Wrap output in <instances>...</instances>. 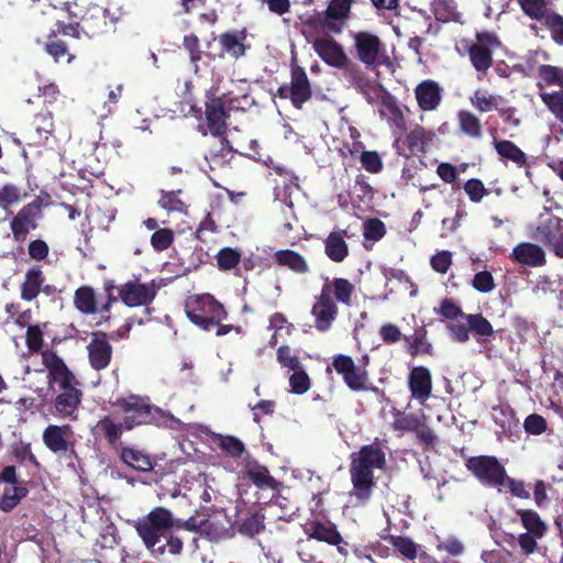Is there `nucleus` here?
Segmentation results:
<instances>
[{
  "label": "nucleus",
  "instance_id": "obj_29",
  "mask_svg": "<svg viewBox=\"0 0 563 563\" xmlns=\"http://www.w3.org/2000/svg\"><path fill=\"white\" fill-rule=\"evenodd\" d=\"M493 144L501 161L511 162L517 167H523L526 168V174L530 175V164L527 154L518 145L508 140L496 139H494Z\"/></svg>",
  "mask_w": 563,
  "mask_h": 563
},
{
  "label": "nucleus",
  "instance_id": "obj_18",
  "mask_svg": "<svg viewBox=\"0 0 563 563\" xmlns=\"http://www.w3.org/2000/svg\"><path fill=\"white\" fill-rule=\"evenodd\" d=\"M54 132L53 113L44 110L36 113L33 120L25 126L23 137L29 146H42L46 144Z\"/></svg>",
  "mask_w": 563,
  "mask_h": 563
},
{
  "label": "nucleus",
  "instance_id": "obj_36",
  "mask_svg": "<svg viewBox=\"0 0 563 563\" xmlns=\"http://www.w3.org/2000/svg\"><path fill=\"white\" fill-rule=\"evenodd\" d=\"M460 317L465 319L471 333L476 338L477 342L488 341L494 336L492 323L482 313L465 314L460 309Z\"/></svg>",
  "mask_w": 563,
  "mask_h": 563
},
{
  "label": "nucleus",
  "instance_id": "obj_32",
  "mask_svg": "<svg viewBox=\"0 0 563 563\" xmlns=\"http://www.w3.org/2000/svg\"><path fill=\"white\" fill-rule=\"evenodd\" d=\"M346 230H334L324 240V253L334 263H342L349 255Z\"/></svg>",
  "mask_w": 563,
  "mask_h": 563
},
{
  "label": "nucleus",
  "instance_id": "obj_47",
  "mask_svg": "<svg viewBox=\"0 0 563 563\" xmlns=\"http://www.w3.org/2000/svg\"><path fill=\"white\" fill-rule=\"evenodd\" d=\"M217 266L220 271H231L241 262V252L232 247H223L216 255Z\"/></svg>",
  "mask_w": 563,
  "mask_h": 563
},
{
  "label": "nucleus",
  "instance_id": "obj_11",
  "mask_svg": "<svg viewBox=\"0 0 563 563\" xmlns=\"http://www.w3.org/2000/svg\"><path fill=\"white\" fill-rule=\"evenodd\" d=\"M437 135L432 130L416 125L409 132L398 135L394 148L400 156L409 158L426 154L434 144Z\"/></svg>",
  "mask_w": 563,
  "mask_h": 563
},
{
  "label": "nucleus",
  "instance_id": "obj_14",
  "mask_svg": "<svg viewBox=\"0 0 563 563\" xmlns=\"http://www.w3.org/2000/svg\"><path fill=\"white\" fill-rule=\"evenodd\" d=\"M115 22L117 18L110 16L108 9L92 4L80 19V30L88 37H95L108 33L114 27Z\"/></svg>",
  "mask_w": 563,
  "mask_h": 563
},
{
  "label": "nucleus",
  "instance_id": "obj_35",
  "mask_svg": "<svg viewBox=\"0 0 563 563\" xmlns=\"http://www.w3.org/2000/svg\"><path fill=\"white\" fill-rule=\"evenodd\" d=\"M274 260L277 265L287 267L298 275H305L310 271L305 257L294 250H279L275 252Z\"/></svg>",
  "mask_w": 563,
  "mask_h": 563
},
{
  "label": "nucleus",
  "instance_id": "obj_10",
  "mask_svg": "<svg viewBox=\"0 0 563 563\" xmlns=\"http://www.w3.org/2000/svg\"><path fill=\"white\" fill-rule=\"evenodd\" d=\"M465 466L483 485L497 487L499 490L507 479L506 468L493 455L468 457Z\"/></svg>",
  "mask_w": 563,
  "mask_h": 563
},
{
  "label": "nucleus",
  "instance_id": "obj_24",
  "mask_svg": "<svg viewBox=\"0 0 563 563\" xmlns=\"http://www.w3.org/2000/svg\"><path fill=\"white\" fill-rule=\"evenodd\" d=\"M305 533L310 539L338 547L339 552H343L341 544H346L341 533L338 531L336 526L330 521H309L305 526Z\"/></svg>",
  "mask_w": 563,
  "mask_h": 563
},
{
  "label": "nucleus",
  "instance_id": "obj_22",
  "mask_svg": "<svg viewBox=\"0 0 563 563\" xmlns=\"http://www.w3.org/2000/svg\"><path fill=\"white\" fill-rule=\"evenodd\" d=\"M311 314L314 318V328L319 332H327L335 321L339 308L332 297H329L327 292L320 291L314 299Z\"/></svg>",
  "mask_w": 563,
  "mask_h": 563
},
{
  "label": "nucleus",
  "instance_id": "obj_17",
  "mask_svg": "<svg viewBox=\"0 0 563 563\" xmlns=\"http://www.w3.org/2000/svg\"><path fill=\"white\" fill-rule=\"evenodd\" d=\"M42 440L55 454L75 451V433L69 424H48L43 431Z\"/></svg>",
  "mask_w": 563,
  "mask_h": 563
},
{
  "label": "nucleus",
  "instance_id": "obj_7",
  "mask_svg": "<svg viewBox=\"0 0 563 563\" xmlns=\"http://www.w3.org/2000/svg\"><path fill=\"white\" fill-rule=\"evenodd\" d=\"M352 0H330L323 12L308 16L303 24L325 35L341 34L351 13Z\"/></svg>",
  "mask_w": 563,
  "mask_h": 563
},
{
  "label": "nucleus",
  "instance_id": "obj_57",
  "mask_svg": "<svg viewBox=\"0 0 563 563\" xmlns=\"http://www.w3.org/2000/svg\"><path fill=\"white\" fill-rule=\"evenodd\" d=\"M492 416L494 422L500 427L503 432L511 430L515 423V417L511 409L505 408L503 406H495L493 407Z\"/></svg>",
  "mask_w": 563,
  "mask_h": 563
},
{
  "label": "nucleus",
  "instance_id": "obj_37",
  "mask_svg": "<svg viewBox=\"0 0 563 563\" xmlns=\"http://www.w3.org/2000/svg\"><path fill=\"white\" fill-rule=\"evenodd\" d=\"M416 97L422 110H433L441 100L439 86L430 80L423 81L417 87Z\"/></svg>",
  "mask_w": 563,
  "mask_h": 563
},
{
  "label": "nucleus",
  "instance_id": "obj_60",
  "mask_svg": "<svg viewBox=\"0 0 563 563\" xmlns=\"http://www.w3.org/2000/svg\"><path fill=\"white\" fill-rule=\"evenodd\" d=\"M463 188L470 200L475 203L481 202L482 199L488 195V190L485 188L483 181L476 178L467 180Z\"/></svg>",
  "mask_w": 563,
  "mask_h": 563
},
{
  "label": "nucleus",
  "instance_id": "obj_44",
  "mask_svg": "<svg viewBox=\"0 0 563 563\" xmlns=\"http://www.w3.org/2000/svg\"><path fill=\"white\" fill-rule=\"evenodd\" d=\"M27 194L21 187L12 183H7L0 187V208L8 211L12 206L20 203L26 198Z\"/></svg>",
  "mask_w": 563,
  "mask_h": 563
},
{
  "label": "nucleus",
  "instance_id": "obj_55",
  "mask_svg": "<svg viewBox=\"0 0 563 563\" xmlns=\"http://www.w3.org/2000/svg\"><path fill=\"white\" fill-rule=\"evenodd\" d=\"M386 234L385 223L377 219L372 218L364 222L363 224V235L365 240L377 242L382 240Z\"/></svg>",
  "mask_w": 563,
  "mask_h": 563
},
{
  "label": "nucleus",
  "instance_id": "obj_41",
  "mask_svg": "<svg viewBox=\"0 0 563 563\" xmlns=\"http://www.w3.org/2000/svg\"><path fill=\"white\" fill-rule=\"evenodd\" d=\"M404 340L408 344L407 352L410 356L416 357L421 354L431 355L432 345L427 340V331L420 328L413 334L405 335Z\"/></svg>",
  "mask_w": 563,
  "mask_h": 563
},
{
  "label": "nucleus",
  "instance_id": "obj_61",
  "mask_svg": "<svg viewBox=\"0 0 563 563\" xmlns=\"http://www.w3.org/2000/svg\"><path fill=\"white\" fill-rule=\"evenodd\" d=\"M25 344L31 353H37L43 347V331L38 324L29 325L25 334Z\"/></svg>",
  "mask_w": 563,
  "mask_h": 563
},
{
  "label": "nucleus",
  "instance_id": "obj_25",
  "mask_svg": "<svg viewBox=\"0 0 563 563\" xmlns=\"http://www.w3.org/2000/svg\"><path fill=\"white\" fill-rule=\"evenodd\" d=\"M378 111L380 117L388 122L394 133H404L406 131L407 125L404 111L391 93H384Z\"/></svg>",
  "mask_w": 563,
  "mask_h": 563
},
{
  "label": "nucleus",
  "instance_id": "obj_40",
  "mask_svg": "<svg viewBox=\"0 0 563 563\" xmlns=\"http://www.w3.org/2000/svg\"><path fill=\"white\" fill-rule=\"evenodd\" d=\"M427 418L423 413H406L397 410L394 413V421L391 428L395 431L400 432H415L421 426V422L426 421Z\"/></svg>",
  "mask_w": 563,
  "mask_h": 563
},
{
  "label": "nucleus",
  "instance_id": "obj_64",
  "mask_svg": "<svg viewBox=\"0 0 563 563\" xmlns=\"http://www.w3.org/2000/svg\"><path fill=\"white\" fill-rule=\"evenodd\" d=\"M362 167L371 173V174H377L382 172L383 169V162L380 156L375 151H364L361 154L360 157Z\"/></svg>",
  "mask_w": 563,
  "mask_h": 563
},
{
  "label": "nucleus",
  "instance_id": "obj_51",
  "mask_svg": "<svg viewBox=\"0 0 563 563\" xmlns=\"http://www.w3.org/2000/svg\"><path fill=\"white\" fill-rule=\"evenodd\" d=\"M522 11L532 19L544 21V15L550 14L548 12L544 0H518Z\"/></svg>",
  "mask_w": 563,
  "mask_h": 563
},
{
  "label": "nucleus",
  "instance_id": "obj_12",
  "mask_svg": "<svg viewBox=\"0 0 563 563\" xmlns=\"http://www.w3.org/2000/svg\"><path fill=\"white\" fill-rule=\"evenodd\" d=\"M42 207V199L36 197L13 216L10 221V230L15 242H24L27 234L38 228V220L43 217Z\"/></svg>",
  "mask_w": 563,
  "mask_h": 563
},
{
  "label": "nucleus",
  "instance_id": "obj_53",
  "mask_svg": "<svg viewBox=\"0 0 563 563\" xmlns=\"http://www.w3.org/2000/svg\"><path fill=\"white\" fill-rule=\"evenodd\" d=\"M174 239L175 233L172 229H158L151 236V245L156 252H163L173 244Z\"/></svg>",
  "mask_w": 563,
  "mask_h": 563
},
{
  "label": "nucleus",
  "instance_id": "obj_28",
  "mask_svg": "<svg viewBox=\"0 0 563 563\" xmlns=\"http://www.w3.org/2000/svg\"><path fill=\"white\" fill-rule=\"evenodd\" d=\"M45 280L46 278L42 269V266H30L26 269L23 282L20 285L21 299L29 302L36 299L37 296L41 294V290L43 289V284L45 283Z\"/></svg>",
  "mask_w": 563,
  "mask_h": 563
},
{
  "label": "nucleus",
  "instance_id": "obj_58",
  "mask_svg": "<svg viewBox=\"0 0 563 563\" xmlns=\"http://www.w3.org/2000/svg\"><path fill=\"white\" fill-rule=\"evenodd\" d=\"M472 286L478 292L487 294L495 289L496 284L490 272L482 271L476 273L473 277Z\"/></svg>",
  "mask_w": 563,
  "mask_h": 563
},
{
  "label": "nucleus",
  "instance_id": "obj_63",
  "mask_svg": "<svg viewBox=\"0 0 563 563\" xmlns=\"http://www.w3.org/2000/svg\"><path fill=\"white\" fill-rule=\"evenodd\" d=\"M543 24L552 32V38L560 45H563V18L551 12L544 15Z\"/></svg>",
  "mask_w": 563,
  "mask_h": 563
},
{
  "label": "nucleus",
  "instance_id": "obj_3",
  "mask_svg": "<svg viewBox=\"0 0 563 563\" xmlns=\"http://www.w3.org/2000/svg\"><path fill=\"white\" fill-rule=\"evenodd\" d=\"M353 45L351 56L367 69L393 67V59L388 53L386 43L375 33L369 31L351 32Z\"/></svg>",
  "mask_w": 563,
  "mask_h": 563
},
{
  "label": "nucleus",
  "instance_id": "obj_54",
  "mask_svg": "<svg viewBox=\"0 0 563 563\" xmlns=\"http://www.w3.org/2000/svg\"><path fill=\"white\" fill-rule=\"evenodd\" d=\"M265 529L264 517L258 514L251 515L245 518L240 527L239 532L250 538L261 533Z\"/></svg>",
  "mask_w": 563,
  "mask_h": 563
},
{
  "label": "nucleus",
  "instance_id": "obj_50",
  "mask_svg": "<svg viewBox=\"0 0 563 563\" xmlns=\"http://www.w3.org/2000/svg\"><path fill=\"white\" fill-rule=\"evenodd\" d=\"M289 377L290 391L296 395L306 394L311 387V379L303 367L292 371Z\"/></svg>",
  "mask_w": 563,
  "mask_h": 563
},
{
  "label": "nucleus",
  "instance_id": "obj_19",
  "mask_svg": "<svg viewBox=\"0 0 563 563\" xmlns=\"http://www.w3.org/2000/svg\"><path fill=\"white\" fill-rule=\"evenodd\" d=\"M500 46L497 36L489 32L478 33L476 42L470 47V58L477 70H487L490 67L492 54Z\"/></svg>",
  "mask_w": 563,
  "mask_h": 563
},
{
  "label": "nucleus",
  "instance_id": "obj_9",
  "mask_svg": "<svg viewBox=\"0 0 563 563\" xmlns=\"http://www.w3.org/2000/svg\"><path fill=\"white\" fill-rule=\"evenodd\" d=\"M332 367L352 391L379 393V388L371 383L367 369L357 366L351 356L345 354L334 355L332 357Z\"/></svg>",
  "mask_w": 563,
  "mask_h": 563
},
{
  "label": "nucleus",
  "instance_id": "obj_1",
  "mask_svg": "<svg viewBox=\"0 0 563 563\" xmlns=\"http://www.w3.org/2000/svg\"><path fill=\"white\" fill-rule=\"evenodd\" d=\"M41 356L48 372V387L56 393L52 402V413L60 419L77 420L84 396L78 387V379L55 351L46 349L42 351Z\"/></svg>",
  "mask_w": 563,
  "mask_h": 563
},
{
  "label": "nucleus",
  "instance_id": "obj_2",
  "mask_svg": "<svg viewBox=\"0 0 563 563\" xmlns=\"http://www.w3.org/2000/svg\"><path fill=\"white\" fill-rule=\"evenodd\" d=\"M386 466V453L379 441L362 445L351 454L350 476L353 486L350 501L354 507H365L372 499L376 482L374 470Z\"/></svg>",
  "mask_w": 563,
  "mask_h": 563
},
{
  "label": "nucleus",
  "instance_id": "obj_33",
  "mask_svg": "<svg viewBox=\"0 0 563 563\" xmlns=\"http://www.w3.org/2000/svg\"><path fill=\"white\" fill-rule=\"evenodd\" d=\"M120 459L129 467L139 472H150L153 470V461L148 453L133 446H121Z\"/></svg>",
  "mask_w": 563,
  "mask_h": 563
},
{
  "label": "nucleus",
  "instance_id": "obj_8",
  "mask_svg": "<svg viewBox=\"0 0 563 563\" xmlns=\"http://www.w3.org/2000/svg\"><path fill=\"white\" fill-rule=\"evenodd\" d=\"M133 527L145 548L153 549L161 538L175 527V519L169 509L157 506L139 518Z\"/></svg>",
  "mask_w": 563,
  "mask_h": 563
},
{
  "label": "nucleus",
  "instance_id": "obj_20",
  "mask_svg": "<svg viewBox=\"0 0 563 563\" xmlns=\"http://www.w3.org/2000/svg\"><path fill=\"white\" fill-rule=\"evenodd\" d=\"M312 46L320 58L329 66L342 68L351 64L343 46L329 35L325 37H317L312 42Z\"/></svg>",
  "mask_w": 563,
  "mask_h": 563
},
{
  "label": "nucleus",
  "instance_id": "obj_43",
  "mask_svg": "<svg viewBox=\"0 0 563 563\" xmlns=\"http://www.w3.org/2000/svg\"><path fill=\"white\" fill-rule=\"evenodd\" d=\"M384 540L407 560L413 561L418 555L419 545L408 537L389 534Z\"/></svg>",
  "mask_w": 563,
  "mask_h": 563
},
{
  "label": "nucleus",
  "instance_id": "obj_59",
  "mask_svg": "<svg viewBox=\"0 0 563 563\" xmlns=\"http://www.w3.org/2000/svg\"><path fill=\"white\" fill-rule=\"evenodd\" d=\"M178 191H163L158 205L167 211L181 212L185 208L184 201L178 197Z\"/></svg>",
  "mask_w": 563,
  "mask_h": 563
},
{
  "label": "nucleus",
  "instance_id": "obj_27",
  "mask_svg": "<svg viewBox=\"0 0 563 563\" xmlns=\"http://www.w3.org/2000/svg\"><path fill=\"white\" fill-rule=\"evenodd\" d=\"M244 474L260 489L280 493L283 488V484L271 475L269 470L256 461L245 465Z\"/></svg>",
  "mask_w": 563,
  "mask_h": 563
},
{
  "label": "nucleus",
  "instance_id": "obj_48",
  "mask_svg": "<svg viewBox=\"0 0 563 563\" xmlns=\"http://www.w3.org/2000/svg\"><path fill=\"white\" fill-rule=\"evenodd\" d=\"M460 130L473 139L483 135L479 119L470 111H460Z\"/></svg>",
  "mask_w": 563,
  "mask_h": 563
},
{
  "label": "nucleus",
  "instance_id": "obj_46",
  "mask_svg": "<svg viewBox=\"0 0 563 563\" xmlns=\"http://www.w3.org/2000/svg\"><path fill=\"white\" fill-rule=\"evenodd\" d=\"M29 490L24 486L7 487L0 499V510L9 512L27 495Z\"/></svg>",
  "mask_w": 563,
  "mask_h": 563
},
{
  "label": "nucleus",
  "instance_id": "obj_15",
  "mask_svg": "<svg viewBox=\"0 0 563 563\" xmlns=\"http://www.w3.org/2000/svg\"><path fill=\"white\" fill-rule=\"evenodd\" d=\"M157 294V287L152 282L143 284L139 280H129L120 286L118 295L120 300L128 307H147L153 302Z\"/></svg>",
  "mask_w": 563,
  "mask_h": 563
},
{
  "label": "nucleus",
  "instance_id": "obj_49",
  "mask_svg": "<svg viewBox=\"0 0 563 563\" xmlns=\"http://www.w3.org/2000/svg\"><path fill=\"white\" fill-rule=\"evenodd\" d=\"M276 360L278 364L289 371L302 367L298 354L289 345H280L276 351Z\"/></svg>",
  "mask_w": 563,
  "mask_h": 563
},
{
  "label": "nucleus",
  "instance_id": "obj_39",
  "mask_svg": "<svg viewBox=\"0 0 563 563\" xmlns=\"http://www.w3.org/2000/svg\"><path fill=\"white\" fill-rule=\"evenodd\" d=\"M516 515L520 518L526 532L533 533L538 538H543L548 531L547 523L540 515L533 509H517Z\"/></svg>",
  "mask_w": 563,
  "mask_h": 563
},
{
  "label": "nucleus",
  "instance_id": "obj_30",
  "mask_svg": "<svg viewBox=\"0 0 563 563\" xmlns=\"http://www.w3.org/2000/svg\"><path fill=\"white\" fill-rule=\"evenodd\" d=\"M355 291V286L346 278L335 277L332 280L325 278L321 292H327L329 297H334L335 300L344 306L352 305V297Z\"/></svg>",
  "mask_w": 563,
  "mask_h": 563
},
{
  "label": "nucleus",
  "instance_id": "obj_21",
  "mask_svg": "<svg viewBox=\"0 0 563 563\" xmlns=\"http://www.w3.org/2000/svg\"><path fill=\"white\" fill-rule=\"evenodd\" d=\"M88 360L95 371H102L109 366L112 360V346L107 333L96 331L91 333V340L87 345Z\"/></svg>",
  "mask_w": 563,
  "mask_h": 563
},
{
  "label": "nucleus",
  "instance_id": "obj_56",
  "mask_svg": "<svg viewBox=\"0 0 563 563\" xmlns=\"http://www.w3.org/2000/svg\"><path fill=\"white\" fill-rule=\"evenodd\" d=\"M183 46L189 53L190 62L195 65V70H199L197 63L201 60L202 55H206V52L200 51L199 37L194 33L185 35Z\"/></svg>",
  "mask_w": 563,
  "mask_h": 563
},
{
  "label": "nucleus",
  "instance_id": "obj_62",
  "mask_svg": "<svg viewBox=\"0 0 563 563\" xmlns=\"http://www.w3.org/2000/svg\"><path fill=\"white\" fill-rule=\"evenodd\" d=\"M472 104L479 110L481 112H488L493 109L497 110V99L494 96H487L486 92L482 90H476L475 93L471 97Z\"/></svg>",
  "mask_w": 563,
  "mask_h": 563
},
{
  "label": "nucleus",
  "instance_id": "obj_38",
  "mask_svg": "<svg viewBox=\"0 0 563 563\" xmlns=\"http://www.w3.org/2000/svg\"><path fill=\"white\" fill-rule=\"evenodd\" d=\"M74 306L82 314L99 313L95 289L87 285L77 288L74 295Z\"/></svg>",
  "mask_w": 563,
  "mask_h": 563
},
{
  "label": "nucleus",
  "instance_id": "obj_5",
  "mask_svg": "<svg viewBox=\"0 0 563 563\" xmlns=\"http://www.w3.org/2000/svg\"><path fill=\"white\" fill-rule=\"evenodd\" d=\"M234 92L233 89H227L221 92L222 96L208 98L205 103L206 123L214 137L227 135L231 111L244 110V107L240 104L241 99L231 97Z\"/></svg>",
  "mask_w": 563,
  "mask_h": 563
},
{
  "label": "nucleus",
  "instance_id": "obj_4",
  "mask_svg": "<svg viewBox=\"0 0 563 563\" xmlns=\"http://www.w3.org/2000/svg\"><path fill=\"white\" fill-rule=\"evenodd\" d=\"M115 405L125 413L123 424L125 430H132L142 424H163L170 418L163 409L151 404L148 397L130 395L118 398Z\"/></svg>",
  "mask_w": 563,
  "mask_h": 563
},
{
  "label": "nucleus",
  "instance_id": "obj_34",
  "mask_svg": "<svg viewBox=\"0 0 563 563\" xmlns=\"http://www.w3.org/2000/svg\"><path fill=\"white\" fill-rule=\"evenodd\" d=\"M409 388L412 397L418 399H426L431 394V375L430 372L423 367H415L409 375Z\"/></svg>",
  "mask_w": 563,
  "mask_h": 563
},
{
  "label": "nucleus",
  "instance_id": "obj_26",
  "mask_svg": "<svg viewBox=\"0 0 563 563\" xmlns=\"http://www.w3.org/2000/svg\"><path fill=\"white\" fill-rule=\"evenodd\" d=\"M510 258L514 262L529 267H540L547 263L544 250L540 245L531 242L517 244L510 253Z\"/></svg>",
  "mask_w": 563,
  "mask_h": 563
},
{
  "label": "nucleus",
  "instance_id": "obj_31",
  "mask_svg": "<svg viewBox=\"0 0 563 563\" xmlns=\"http://www.w3.org/2000/svg\"><path fill=\"white\" fill-rule=\"evenodd\" d=\"M352 74L357 90L366 97L368 102L382 99L384 93L388 92L378 81L379 73H374V76H368L367 73Z\"/></svg>",
  "mask_w": 563,
  "mask_h": 563
},
{
  "label": "nucleus",
  "instance_id": "obj_16",
  "mask_svg": "<svg viewBox=\"0 0 563 563\" xmlns=\"http://www.w3.org/2000/svg\"><path fill=\"white\" fill-rule=\"evenodd\" d=\"M276 96L280 99H289L296 109H301L312 97V88L307 73H291L290 82L280 85Z\"/></svg>",
  "mask_w": 563,
  "mask_h": 563
},
{
  "label": "nucleus",
  "instance_id": "obj_45",
  "mask_svg": "<svg viewBox=\"0 0 563 563\" xmlns=\"http://www.w3.org/2000/svg\"><path fill=\"white\" fill-rule=\"evenodd\" d=\"M96 428L103 434L111 446H115L122 437L124 424L114 422L109 416L100 419Z\"/></svg>",
  "mask_w": 563,
  "mask_h": 563
},
{
  "label": "nucleus",
  "instance_id": "obj_52",
  "mask_svg": "<svg viewBox=\"0 0 563 563\" xmlns=\"http://www.w3.org/2000/svg\"><path fill=\"white\" fill-rule=\"evenodd\" d=\"M540 96L544 104L555 115V118L563 122V90L543 92Z\"/></svg>",
  "mask_w": 563,
  "mask_h": 563
},
{
  "label": "nucleus",
  "instance_id": "obj_6",
  "mask_svg": "<svg viewBox=\"0 0 563 563\" xmlns=\"http://www.w3.org/2000/svg\"><path fill=\"white\" fill-rule=\"evenodd\" d=\"M185 311L188 319L203 331H211L216 324L228 318L223 305L208 294L189 298Z\"/></svg>",
  "mask_w": 563,
  "mask_h": 563
},
{
  "label": "nucleus",
  "instance_id": "obj_13",
  "mask_svg": "<svg viewBox=\"0 0 563 563\" xmlns=\"http://www.w3.org/2000/svg\"><path fill=\"white\" fill-rule=\"evenodd\" d=\"M532 238L545 245L553 254L563 258V219L550 214L541 220Z\"/></svg>",
  "mask_w": 563,
  "mask_h": 563
},
{
  "label": "nucleus",
  "instance_id": "obj_42",
  "mask_svg": "<svg viewBox=\"0 0 563 563\" xmlns=\"http://www.w3.org/2000/svg\"><path fill=\"white\" fill-rule=\"evenodd\" d=\"M213 442L227 456L235 460L246 451L244 443L234 435L216 434Z\"/></svg>",
  "mask_w": 563,
  "mask_h": 563
},
{
  "label": "nucleus",
  "instance_id": "obj_23",
  "mask_svg": "<svg viewBox=\"0 0 563 563\" xmlns=\"http://www.w3.org/2000/svg\"><path fill=\"white\" fill-rule=\"evenodd\" d=\"M246 38L245 31L241 32H225L219 35V44H220V51L217 53H213L211 51L216 38L212 41H209L207 43L208 51L206 52V56L210 57L211 59H216L217 57L222 58L224 56V53L230 54L234 58H239L245 54V45L244 41Z\"/></svg>",
  "mask_w": 563,
  "mask_h": 563
}]
</instances>
